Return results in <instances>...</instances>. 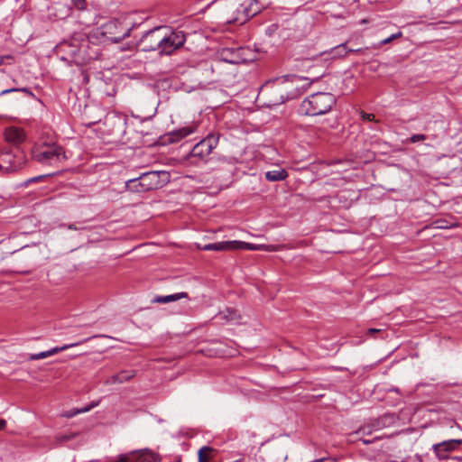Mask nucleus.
<instances>
[{"label": "nucleus", "mask_w": 462, "mask_h": 462, "mask_svg": "<svg viewBox=\"0 0 462 462\" xmlns=\"http://www.w3.org/2000/svg\"><path fill=\"white\" fill-rule=\"evenodd\" d=\"M244 50L242 48H223L219 54L221 60L225 62L231 64H239L245 60L242 58L241 52Z\"/></svg>", "instance_id": "obj_10"}, {"label": "nucleus", "mask_w": 462, "mask_h": 462, "mask_svg": "<svg viewBox=\"0 0 462 462\" xmlns=\"http://www.w3.org/2000/svg\"><path fill=\"white\" fill-rule=\"evenodd\" d=\"M256 5V0H249V3H244L235 8L232 14H226V23L233 24H244L250 18L258 14V9H253Z\"/></svg>", "instance_id": "obj_6"}, {"label": "nucleus", "mask_w": 462, "mask_h": 462, "mask_svg": "<svg viewBox=\"0 0 462 462\" xmlns=\"http://www.w3.org/2000/svg\"><path fill=\"white\" fill-rule=\"evenodd\" d=\"M374 430H375L373 428V421H371V423H370V424L360 427V428H359V429L355 432V434H356V435H362V436H365V435H370V434H372V432H373Z\"/></svg>", "instance_id": "obj_27"}, {"label": "nucleus", "mask_w": 462, "mask_h": 462, "mask_svg": "<svg viewBox=\"0 0 462 462\" xmlns=\"http://www.w3.org/2000/svg\"><path fill=\"white\" fill-rule=\"evenodd\" d=\"M219 142L218 134H208L206 137L197 143L187 155L190 163L198 164L208 161V157L217 146Z\"/></svg>", "instance_id": "obj_4"}, {"label": "nucleus", "mask_w": 462, "mask_h": 462, "mask_svg": "<svg viewBox=\"0 0 462 462\" xmlns=\"http://www.w3.org/2000/svg\"><path fill=\"white\" fill-rule=\"evenodd\" d=\"M69 229L70 230H83L85 229V227L83 226H78L77 225L75 224H69L67 226Z\"/></svg>", "instance_id": "obj_39"}, {"label": "nucleus", "mask_w": 462, "mask_h": 462, "mask_svg": "<svg viewBox=\"0 0 462 462\" xmlns=\"http://www.w3.org/2000/svg\"><path fill=\"white\" fill-rule=\"evenodd\" d=\"M234 250L237 249H248V250H259L263 247V245L250 244L242 241H236V245H234Z\"/></svg>", "instance_id": "obj_24"}, {"label": "nucleus", "mask_w": 462, "mask_h": 462, "mask_svg": "<svg viewBox=\"0 0 462 462\" xmlns=\"http://www.w3.org/2000/svg\"><path fill=\"white\" fill-rule=\"evenodd\" d=\"M134 455L135 462H161L160 456L148 449H144L140 453L134 452Z\"/></svg>", "instance_id": "obj_15"}, {"label": "nucleus", "mask_w": 462, "mask_h": 462, "mask_svg": "<svg viewBox=\"0 0 462 462\" xmlns=\"http://www.w3.org/2000/svg\"><path fill=\"white\" fill-rule=\"evenodd\" d=\"M76 436H77V434H75V433L60 434V435L55 436V442L57 444H61L63 442L69 441V440L75 439Z\"/></svg>", "instance_id": "obj_29"}, {"label": "nucleus", "mask_w": 462, "mask_h": 462, "mask_svg": "<svg viewBox=\"0 0 462 462\" xmlns=\"http://www.w3.org/2000/svg\"><path fill=\"white\" fill-rule=\"evenodd\" d=\"M217 454V450L209 446H203L198 452L199 462H210Z\"/></svg>", "instance_id": "obj_17"}, {"label": "nucleus", "mask_w": 462, "mask_h": 462, "mask_svg": "<svg viewBox=\"0 0 462 462\" xmlns=\"http://www.w3.org/2000/svg\"><path fill=\"white\" fill-rule=\"evenodd\" d=\"M454 458L457 460H462V457H455Z\"/></svg>", "instance_id": "obj_47"}, {"label": "nucleus", "mask_w": 462, "mask_h": 462, "mask_svg": "<svg viewBox=\"0 0 462 462\" xmlns=\"http://www.w3.org/2000/svg\"><path fill=\"white\" fill-rule=\"evenodd\" d=\"M227 312H228V315L226 316L227 319L229 320H234V319H236L238 318V315L236 314V311L232 310H227Z\"/></svg>", "instance_id": "obj_35"}, {"label": "nucleus", "mask_w": 462, "mask_h": 462, "mask_svg": "<svg viewBox=\"0 0 462 462\" xmlns=\"http://www.w3.org/2000/svg\"><path fill=\"white\" fill-rule=\"evenodd\" d=\"M53 173H48V174H45V175H40V176H37V177H34L32 179H31L29 181H32V182H35V181H38L45 177H49V176H52Z\"/></svg>", "instance_id": "obj_38"}, {"label": "nucleus", "mask_w": 462, "mask_h": 462, "mask_svg": "<svg viewBox=\"0 0 462 462\" xmlns=\"http://www.w3.org/2000/svg\"><path fill=\"white\" fill-rule=\"evenodd\" d=\"M159 55H171L185 43V34L180 31H171L163 27Z\"/></svg>", "instance_id": "obj_5"}, {"label": "nucleus", "mask_w": 462, "mask_h": 462, "mask_svg": "<svg viewBox=\"0 0 462 462\" xmlns=\"http://www.w3.org/2000/svg\"><path fill=\"white\" fill-rule=\"evenodd\" d=\"M402 35V32H398L396 33H393L389 37L380 41L376 45H374L373 48H378L384 44L392 42L393 40L400 38Z\"/></svg>", "instance_id": "obj_26"}, {"label": "nucleus", "mask_w": 462, "mask_h": 462, "mask_svg": "<svg viewBox=\"0 0 462 462\" xmlns=\"http://www.w3.org/2000/svg\"><path fill=\"white\" fill-rule=\"evenodd\" d=\"M6 257L5 254L0 249V263Z\"/></svg>", "instance_id": "obj_43"}, {"label": "nucleus", "mask_w": 462, "mask_h": 462, "mask_svg": "<svg viewBox=\"0 0 462 462\" xmlns=\"http://www.w3.org/2000/svg\"><path fill=\"white\" fill-rule=\"evenodd\" d=\"M6 426V421L3 419H0V430H4Z\"/></svg>", "instance_id": "obj_41"}, {"label": "nucleus", "mask_w": 462, "mask_h": 462, "mask_svg": "<svg viewBox=\"0 0 462 462\" xmlns=\"http://www.w3.org/2000/svg\"><path fill=\"white\" fill-rule=\"evenodd\" d=\"M94 405H91V406H86V407H83L81 409H78V408H73V409H70L69 411H63L61 413V416L64 417V418H73L74 416L79 414V413H84V412H87L88 411H90L91 408H93Z\"/></svg>", "instance_id": "obj_22"}, {"label": "nucleus", "mask_w": 462, "mask_h": 462, "mask_svg": "<svg viewBox=\"0 0 462 462\" xmlns=\"http://www.w3.org/2000/svg\"><path fill=\"white\" fill-rule=\"evenodd\" d=\"M17 92H22V93H24L26 94L27 96L29 97H34V94L32 92V90L29 88H6V89H4L0 92V96H4V95H6V94H10V93H17Z\"/></svg>", "instance_id": "obj_23"}, {"label": "nucleus", "mask_w": 462, "mask_h": 462, "mask_svg": "<svg viewBox=\"0 0 462 462\" xmlns=\"http://www.w3.org/2000/svg\"><path fill=\"white\" fill-rule=\"evenodd\" d=\"M135 376V371L134 370H124L120 373L112 375L109 379H107L106 383H123L125 382L130 381L132 378Z\"/></svg>", "instance_id": "obj_14"}, {"label": "nucleus", "mask_w": 462, "mask_h": 462, "mask_svg": "<svg viewBox=\"0 0 462 462\" xmlns=\"http://www.w3.org/2000/svg\"><path fill=\"white\" fill-rule=\"evenodd\" d=\"M390 391H393V392H396V393L399 392L398 388H393V389H391Z\"/></svg>", "instance_id": "obj_46"}, {"label": "nucleus", "mask_w": 462, "mask_h": 462, "mask_svg": "<svg viewBox=\"0 0 462 462\" xmlns=\"http://www.w3.org/2000/svg\"><path fill=\"white\" fill-rule=\"evenodd\" d=\"M296 94H294V93H291L290 95L287 94L286 96H284L283 94H281L279 96V97L270 100V102H271L270 106L281 105V104L284 103L285 101L292 98Z\"/></svg>", "instance_id": "obj_25"}, {"label": "nucleus", "mask_w": 462, "mask_h": 462, "mask_svg": "<svg viewBox=\"0 0 462 462\" xmlns=\"http://www.w3.org/2000/svg\"><path fill=\"white\" fill-rule=\"evenodd\" d=\"M26 156L19 145H5L0 149V171L10 173L16 171L25 164Z\"/></svg>", "instance_id": "obj_2"}, {"label": "nucleus", "mask_w": 462, "mask_h": 462, "mask_svg": "<svg viewBox=\"0 0 462 462\" xmlns=\"http://www.w3.org/2000/svg\"><path fill=\"white\" fill-rule=\"evenodd\" d=\"M46 357H49L48 351H42V352H40L38 354L31 355L30 356V360H40V359H43V358H46Z\"/></svg>", "instance_id": "obj_33"}, {"label": "nucleus", "mask_w": 462, "mask_h": 462, "mask_svg": "<svg viewBox=\"0 0 462 462\" xmlns=\"http://www.w3.org/2000/svg\"><path fill=\"white\" fill-rule=\"evenodd\" d=\"M142 187L145 192L157 189L170 181V173L166 171H151L141 174Z\"/></svg>", "instance_id": "obj_7"}, {"label": "nucleus", "mask_w": 462, "mask_h": 462, "mask_svg": "<svg viewBox=\"0 0 462 462\" xmlns=\"http://www.w3.org/2000/svg\"><path fill=\"white\" fill-rule=\"evenodd\" d=\"M380 438H374V439H363V438H360L359 440H361L365 445H368V444H371L373 443L374 440L376 439H379Z\"/></svg>", "instance_id": "obj_40"}, {"label": "nucleus", "mask_w": 462, "mask_h": 462, "mask_svg": "<svg viewBox=\"0 0 462 462\" xmlns=\"http://www.w3.org/2000/svg\"><path fill=\"white\" fill-rule=\"evenodd\" d=\"M194 131L191 127H183L178 130H175L169 134L168 140L170 143H175L180 141V139L188 136L189 134H192Z\"/></svg>", "instance_id": "obj_18"}, {"label": "nucleus", "mask_w": 462, "mask_h": 462, "mask_svg": "<svg viewBox=\"0 0 462 462\" xmlns=\"http://www.w3.org/2000/svg\"><path fill=\"white\" fill-rule=\"evenodd\" d=\"M141 180V175L137 178H134L125 181V188L131 192H145L143 189Z\"/></svg>", "instance_id": "obj_20"}, {"label": "nucleus", "mask_w": 462, "mask_h": 462, "mask_svg": "<svg viewBox=\"0 0 462 462\" xmlns=\"http://www.w3.org/2000/svg\"><path fill=\"white\" fill-rule=\"evenodd\" d=\"M32 158L40 163L59 167L67 161L64 148L59 144H44L32 152Z\"/></svg>", "instance_id": "obj_3"}, {"label": "nucleus", "mask_w": 462, "mask_h": 462, "mask_svg": "<svg viewBox=\"0 0 462 462\" xmlns=\"http://www.w3.org/2000/svg\"><path fill=\"white\" fill-rule=\"evenodd\" d=\"M288 177V172L285 169L273 170L265 172V179L268 181H281Z\"/></svg>", "instance_id": "obj_19"}, {"label": "nucleus", "mask_w": 462, "mask_h": 462, "mask_svg": "<svg viewBox=\"0 0 462 462\" xmlns=\"http://www.w3.org/2000/svg\"><path fill=\"white\" fill-rule=\"evenodd\" d=\"M382 332L379 328H369L366 332L367 336L374 337V334Z\"/></svg>", "instance_id": "obj_36"}, {"label": "nucleus", "mask_w": 462, "mask_h": 462, "mask_svg": "<svg viewBox=\"0 0 462 462\" xmlns=\"http://www.w3.org/2000/svg\"><path fill=\"white\" fill-rule=\"evenodd\" d=\"M189 298V294L187 292H178L166 296H156L152 302L153 303H162L166 304L172 301L179 300L180 299Z\"/></svg>", "instance_id": "obj_16"}, {"label": "nucleus", "mask_w": 462, "mask_h": 462, "mask_svg": "<svg viewBox=\"0 0 462 462\" xmlns=\"http://www.w3.org/2000/svg\"><path fill=\"white\" fill-rule=\"evenodd\" d=\"M329 54L332 55V58H344L347 55V47L346 42L341 43L334 48H332L329 51Z\"/></svg>", "instance_id": "obj_21"}, {"label": "nucleus", "mask_w": 462, "mask_h": 462, "mask_svg": "<svg viewBox=\"0 0 462 462\" xmlns=\"http://www.w3.org/2000/svg\"><path fill=\"white\" fill-rule=\"evenodd\" d=\"M337 98L332 93L318 92L307 97L300 106V113L317 116L328 113L336 105Z\"/></svg>", "instance_id": "obj_1"}, {"label": "nucleus", "mask_w": 462, "mask_h": 462, "mask_svg": "<svg viewBox=\"0 0 462 462\" xmlns=\"http://www.w3.org/2000/svg\"><path fill=\"white\" fill-rule=\"evenodd\" d=\"M5 145H19L24 140V133L17 127H9L5 131Z\"/></svg>", "instance_id": "obj_11"}, {"label": "nucleus", "mask_w": 462, "mask_h": 462, "mask_svg": "<svg viewBox=\"0 0 462 462\" xmlns=\"http://www.w3.org/2000/svg\"><path fill=\"white\" fill-rule=\"evenodd\" d=\"M78 345H79V343H73V344L64 345L62 346H55V347L48 350V356H52L54 354H57L59 352H61V351H64V350H67V349H69L70 347H73L75 346H78Z\"/></svg>", "instance_id": "obj_28"}, {"label": "nucleus", "mask_w": 462, "mask_h": 462, "mask_svg": "<svg viewBox=\"0 0 462 462\" xmlns=\"http://www.w3.org/2000/svg\"><path fill=\"white\" fill-rule=\"evenodd\" d=\"M369 48L365 47V49L358 48V49H347V54L348 53H365Z\"/></svg>", "instance_id": "obj_34"}, {"label": "nucleus", "mask_w": 462, "mask_h": 462, "mask_svg": "<svg viewBox=\"0 0 462 462\" xmlns=\"http://www.w3.org/2000/svg\"><path fill=\"white\" fill-rule=\"evenodd\" d=\"M11 56H5L0 58V65L3 63L4 59H11Z\"/></svg>", "instance_id": "obj_44"}, {"label": "nucleus", "mask_w": 462, "mask_h": 462, "mask_svg": "<svg viewBox=\"0 0 462 462\" xmlns=\"http://www.w3.org/2000/svg\"><path fill=\"white\" fill-rule=\"evenodd\" d=\"M87 0H71L72 5L78 10H84L86 8Z\"/></svg>", "instance_id": "obj_32"}, {"label": "nucleus", "mask_w": 462, "mask_h": 462, "mask_svg": "<svg viewBox=\"0 0 462 462\" xmlns=\"http://www.w3.org/2000/svg\"><path fill=\"white\" fill-rule=\"evenodd\" d=\"M397 417L393 413H384L383 415L373 420V428L382 430L395 424Z\"/></svg>", "instance_id": "obj_12"}, {"label": "nucleus", "mask_w": 462, "mask_h": 462, "mask_svg": "<svg viewBox=\"0 0 462 462\" xmlns=\"http://www.w3.org/2000/svg\"><path fill=\"white\" fill-rule=\"evenodd\" d=\"M298 79H300V78L297 77L296 75H285V76L276 79L274 82L282 84L287 81H294V80H298Z\"/></svg>", "instance_id": "obj_30"}, {"label": "nucleus", "mask_w": 462, "mask_h": 462, "mask_svg": "<svg viewBox=\"0 0 462 462\" xmlns=\"http://www.w3.org/2000/svg\"><path fill=\"white\" fill-rule=\"evenodd\" d=\"M235 241H223L212 244H207L202 247L204 251H231L234 250Z\"/></svg>", "instance_id": "obj_13"}, {"label": "nucleus", "mask_w": 462, "mask_h": 462, "mask_svg": "<svg viewBox=\"0 0 462 462\" xmlns=\"http://www.w3.org/2000/svg\"><path fill=\"white\" fill-rule=\"evenodd\" d=\"M362 117H363V119L367 120V121L374 120V115H373V114L362 113Z\"/></svg>", "instance_id": "obj_37"}, {"label": "nucleus", "mask_w": 462, "mask_h": 462, "mask_svg": "<svg viewBox=\"0 0 462 462\" xmlns=\"http://www.w3.org/2000/svg\"><path fill=\"white\" fill-rule=\"evenodd\" d=\"M253 9H258V14L261 12L262 7L258 5V1L256 0V5H253Z\"/></svg>", "instance_id": "obj_42"}, {"label": "nucleus", "mask_w": 462, "mask_h": 462, "mask_svg": "<svg viewBox=\"0 0 462 462\" xmlns=\"http://www.w3.org/2000/svg\"><path fill=\"white\" fill-rule=\"evenodd\" d=\"M426 139H427V136L425 134H412L409 138V142L412 143H418V142L425 141Z\"/></svg>", "instance_id": "obj_31"}, {"label": "nucleus", "mask_w": 462, "mask_h": 462, "mask_svg": "<svg viewBox=\"0 0 462 462\" xmlns=\"http://www.w3.org/2000/svg\"><path fill=\"white\" fill-rule=\"evenodd\" d=\"M122 22L117 19L107 22L103 28V34H108L109 38L118 42L130 35V28L122 29Z\"/></svg>", "instance_id": "obj_9"}, {"label": "nucleus", "mask_w": 462, "mask_h": 462, "mask_svg": "<svg viewBox=\"0 0 462 462\" xmlns=\"http://www.w3.org/2000/svg\"><path fill=\"white\" fill-rule=\"evenodd\" d=\"M175 462H181L180 457H177Z\"/></svg>", "instance_id": "obj_45"}, {"label": "nucleus", "mask_w": 462, "mask_h": 462, "mask_svg": "<svg viewBox=\"0 0 462 462\" xmlns=\"http://www.w3.org/2000/svg\"><path fill=\"white\" fill-rule=\"evenodd\" d=\"M163 27H155L146 32L141 38L139 45L143 51H160Z\"/></svg>", "instance_id": "obj_8"}]
</instances>
